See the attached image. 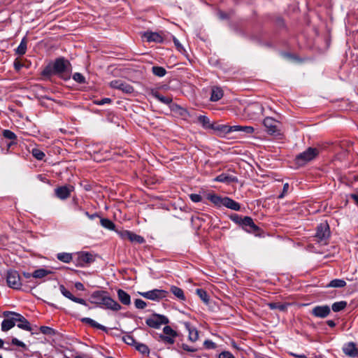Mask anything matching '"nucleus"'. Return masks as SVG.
Returning a JSON list of instances; mask_svg holds the SVG:
<instances>
[{
    "mask_svg": "<svg viewBox=\"0 0 358 358\" xmlns=\"http://www.w3.org/2000/svg\"><path fill=\"white\" fill-rule=\"evenodd\" d=\"M71 64L70 62L63 57L57 58L52 64L47 65L42 71L41 74L45 77L58 76L64 80L71 78Z\"/></svg>",
    "mask_w": 358,
    "mask_h": 358,
    "instance_id": "obj_1",
    "label": "nucleus"
},
{
    "mask_svg": "<svg viewBox=\"0 0 358 358\" xmlns=\"http://www.w3.org/2000/svg\"><path fill=\"white\" fill-rule=\"evenodd\" d=\"M319 155V150L315 148L309 147L305 151L299 153L295 157V163L300 166L315 159Z\"/></svg>",
    "mask_w": 358,
    "mask_h": 358,
    "instance_id": "obj_2",
    "label": "nucleus"
},
{
    "mask_svg": "<svg viewBox=\"0 0 358 358\" xmlns=\"http://www.w3.org/2000/svg\"><path fill=\"white\" fill-rule=\"evenodd\" d=\"M6 282L9 287L13 289H20L23 286L24 279L20 277L18 271L10 269L6 273Z\"/></svg>",
    "mask_w": 358,
    "mask_h": 358,
    "instance_id": "obj_3",
    "label": "nucleus"
},
{
    "mask_svg": "<svg viewBox=\"0 0 358 358\" xmlns=\"http://www.w3.org/2000/svg\"><path fill=\"white\" fill-rule=\"evenodd\" d=\"M264 107L258 102L249 103L244 109V113L247 117L252 120L259 119L264 113Z\"/></svg>",
    "mask_w": 358,
    "mask_h": 358,
    "instance_id": "obj_4",
    "label": "nucleus"
},
{
    "mask_svg": "<svg viewBox=\"0 0 358 358\" xmlns=\"http://www.w3.org/2000/svg\"><path fill=\"white\" fill-rule=\"evenodd\" d=\"M169 323V320L166 316L157 313L152 314L149 318L145 320V324L154 329H159L162 324H167Z\"/></svg>",
    "mask_w": 358,
    "mask_h": 358,
    "instance_id": "obj_5",
    "label": "nucleus"
},
{
    "mask_svg": "<svg viewBox=\"0 0 358 358\" xmlns=\"http://www.w3.org/2000/svg\"><path fill=\"white\" fill-rule=\"evenodd\" d=\"M4 317H9L10 315H14L16 317L15 319L16 322H18L17 327L28 331H31L32 328L29 322L21 314L13 312V311H4L3 313Z\"/></svg>",
    "mask_w": 358,
    "mask_h": 358,
    "instance_id": "obj_6",
    "label": "nucleus"
},
{
    "mask_svg": "<svg viewBox=\"0 0 358 358\" xmlns=\"http://www.w3.org/2000/svg\"><path fill=\"white\" fill-rule=\"evenodd\" d=\"M330 229L327 222L320 223L316 229L315 237L319 243H327V239L330 237Z\"/></svg>",
    "mask_w": 358,
    "mask_h": 358,
    "instance_id": "obj_7",
    "label": "nucleus"
},
{
    "mask_svg": "<svg viewBox=\"0 0 358 358\" xmlns=\"http://www.w3.org/2000/svg\"><path fill=\"white\" fill-rule=\"evenodd\" d=\"M139 294L145 299L159 301L167 296L168 292L164 289H154L148 292H139Z\"/></svg>",
    "mask_w": 358,
    "mask_h": 358,
    "instance_id": "obj_8",
    "label": "nucleus"
},
{
    "mask_svg": "<svg viewBox=\"0 0 358 358\" xmlns=\"http://www.w3.org/2000/svg\"><path fill=\"white\" fill-rule=\"evenodd\" d=\"M241 227L247 232L252 233L255 236L259 235L261 231L260 228L255 224L252 218L249 216L243 217Z\"/></svg>",
    "mask_w": 358,
    "mask_h": 358,
    "instance_id": "obj_9",
    "label": "nucleus"
},
{
    "mask_svg": "<svg viewBox=\"0 0 358 358\" xmlns=\"http://www.w3.org/2000/svg\"><path fill=\"white\" fill-rule=\"evenodd\" d=\"M95 261L93 255L89 252H80L78 253L76 265L80 267H85Z\"/></svg>",
    "mask_w": 358,
    "mask_h": 358,
    "instance_id": "obj_10",
    "label": "nucleus"
},
{
    "mask_svg": "<svg viewBox=\"0 0 358 358\" xmlns=\"http://www.w3.org/2000/svg\"><path fill=\"white\" fill-rule=\"evenodd\" d=\"M254 131L255 129L250 126H229L225 124V138H231V137H228L227 135H229L231 132L239 131L245 133L246 134H252L254 132Z\"/></svg>",
    "mask_w": 358,
    "mask_h": 358,
    "instance_id": "obj_11",
    "label": "nucleus"
},
{
    "mask_svg": "<svg viewBox=\"0 0 358 358\" xmlns=\"http://www.w3.org/2000/svg\"><path fill=\"white\" fill-rule=\"evenodd\" d=\"M110 87L113 89L119 90L127 94H131L134 92V87L129 83L122 80H114L110 82Z\"/></svg>",
    "mask_w": 358,
    "mask_h": 358,
    "instance_id": "obj_12",
    "label": "nucleus"
},
{
    "mask_svg": "<svg viewBox=\"0 0 358 358\" xmlns=\"http://www.w3.org/2000/svg\"><path fill=\"white\" fill-rule=\"evenodd\" d=\"M238 182V180L234 169H232L231 168H228L227 170H225V187L229 185L230 184H236ZM232 187V190H227L225 189V194H231L233 191H235V187L234 185Z\"/></svg>",
    "mask_w": 358,
    "mask_h": 358,
    "instance_id": "obj_13",
    "label": "nucleus"
},
{
    "mask_svg": "<svg viewBox=\"0 0 358 358\" xmlns=\"http://www.w3.org/2000/svg\"><path fill=\"white\" fill-rule=\"evenodd\" d=\"M206 200L209 201L215 207L220 208L224 206V198L218 196L213 191L206 190L204 193Z\"/></svg>",
    "mask_w": 358,
    "mask_h": 358,
    "instance_id": "obj_14",
    "label": "nucleus"
},
{
    "mask_svg": "<svg viewBox=\"0 0 358 358\" xmlns=\"http://www.w3.org/2000/svg\"><path fill=\"white\" fill-rule=\"evenodd\" d=\"M73 189V186L63 185L55 189V194L57 198L61 200L68 199Z\"/></svg>",
    "mask_w": 358,
    "mask_h": 358,
    "instance_id": "obj_15",
    "label": "nucleus"
},
{
    "mask_svg": "<svg viewBox=\"0 0 358 358\" xmlns=\"http://www.w3.org/2000/svg\"><path fill=\"white\" fill-rule=\"evenodd\" d=\"M330 313V307L327 305L316 306L311 310V314L313 316L319 318H324L327 317Z\"/></svg>",
    "mask_w": 358,
    "mask_h": 358,
    "instance_id": "obj_16",
    "label": "nucleus"
},
{
    "mask_svg": "<svg viewBox=\"0 0 358 358\" xmlns=\"http://www.w3.org/2000/svg\"><path fill=\"white\" fill-rule=\"evenodd\" d=\"M263 124L266 128V131L270 134H275L278 133V122L273 117H266Z\"/></svg>",
    "mask_w": 358,
    "mask_h": 358,
    "instance_id": "obj_17",
    "label": "nucleus"
},
{
    "mask_svg": "<svg viewBox=\"0 0 358 358\" xmlns=\"http://www.w3.org/2000/svg\"><path fill=\"white\" fill-rule=\"evenodd\" d=\"M343 351L345 355L350 357L355 358L358 357V349L354 342H349L345 344L343 347Z\"/></svg>",
    "mask_w": 358,
    "mask_h": 358,
    "instance_id": "obj_18",
    "label": "nucleus"
},
{
    "mask_svg": "<svg viewBox=\"0 0 358 358\" xmlns=\"http://www.w3.org/2000/svg\"><path fill=\"white\" fill-rule=\"evenodd\" d=\"M102 306L106 308L110 309L114 311H117L121 309V306L111 297L106 296L105 299H102Z\"/></svg>",
    "mask_w": 358,
    "mask_h": 358,
    "instance_id": "obj_19",
    "label": "nucleus"
},
{
    "mask_svg": "<svg viewBox=\"0 0 358 358\" xmlns=\"http://www.w3.org/2000/svg\"><path fill=\"white\" fill-rule=\"evenodd\" d=\"M23 277L25 280H24L23 286L26 289H33L37 286V282L34 280V273H30L27 272H23Z\"/></svg>",
    "mask_w": 358,
    "mask_h": 358,
    "instance_id": "obj_20",
    "label": "nucleus"
},
{
    "mask_svg": "<svg viewBox=\"0 0 358 358\" xmlns=\"http://www.w3.org/2000/svg\"><path fill=\"white\" fill-rule=\"evenodd\" d=\"M1 322V330L3 331H7L15 327L16 320H15L16 317L14 315H10L9 317H6Z\"/></svg>",
    "mask_w": 358,
    "mask_h": 358,
    "instance_id": "obj_21",
    "label": "nucleus"
},
{
    "mask_svg": "<svg viewBox=\"0 0 358 358\" xmlns=\"http://www.w3.org/2000/svg\"><path fill=\"white\" fill-rule=\"evenodd\" d=\"M143 37L146 39L148 42H163V37L157 32L146 31L144 33Z\"/></svg>",
    "mask_w": 358,
    "mask_h": 358,
    "instance_id": "obj_22",
    "label": "nucleus"
},
{
    "mask_svg": "<svg viewBox=\"0 0 358 358\" xmlns=\"http://www.w3.org/2000/svg\"><path fill=\"white\" fill-rule=\"evenodd\" d=\"M185 327L189 333V340L195 342L199 338V333L195 327H194L189 322H185Z\"/></svg>",
    "mask_w": 358,
    "mask_h": 358,
    "instance_id": "obj_23",
    "label": "nucleus"
},
{
    "mask_svg": "<svg viewBox=\"0 0 358 358\" xmlns=\"http://www.w3.org/2000/svg\"><path fill=\"white\" fill-rule=\"evenodd\" d=\"M117 294L119 301L123 305L129 306L131 304V296L127 292L122 289H119L117 291Z\"/></svg>",
    "mask_w": 358,
    "mask_h": 358,
    "instance_id": "obj_24",
    "label": "nucleus"
},
{
    "mask_svg": "<svg viewBox=\"0 0 358 358\" xmlns=\"http://www.w3.org/2000/svg\"><path fill=\"white\" fill-rule=\"evenodd\" d=\"M223 95V90L220 87L213 86L211 87V94L210 98L211 101H217L220 100Z\"/></svg>",
    "mask_w": 358,
    "mask_h": 358,
    "instance_id": "obj_25",
    "label": "nucleus"
},
{
    "mask_svg": "<svg viewBox=\"0 0 358 358\" xmlns=\"http://www.w3.org/2000/svg\"><path fill=\"white\" fill-rule=\"evenodd\" d=\"M80 320L82 322L88 324L89 325H90L91 327H92L94 328H96V329H101L105 332H108V329L105 326L96 322L95 320H94L90 317H83Z\"/></svg>",
    "mask_w": 358,
    "mask_h": 358,
    "instance_id": "obj_26",
    "label": "nucleus"
},
{
    "mask_svg": "<svg viewBox=\"0 0 358 358\" xmlns=\"http://www.w3.org/2000/svg\"><path fill=\"white\" fill-rule=\"evenodd\" d=\"M105 292L103 291H95L92 295L91 298L93 299V303L102 306V299H105L106 296L105 295Z\"/></svg>",
    "mask_w": 358,
    "mask_h": 358,
    "instance_id": "obj_27",
    "label": "nucleus"
},
{
    "mask_svg": "<svg viewBox=\"0 0 358 358\" xmlns=\"http://www.w3.org/2000/svg\"><path fill=\"white\" fill-rule=\"evenodd\" d=\"M225 208L238 211L241 210V204L234 199L225 196Z\"/></svg>",
    "mask_w": 358,
    "mask_h": 358,
    "instance_id": "obj_28",
    "label": "nucleus"
},
{
    "mask_svg": "<svg viewBox=\"0 0 358 358\" xmlns=\"http://www.w3.org/2000/svg\"><path fill=\"white\" fill-rule=\"evenodd\" d=\"M204 193H206V190L201 189L199 191V194H191L189 195V199L194 203L203 202L206 203Z\"/></svg>",
    "mask_w": 358,
    "mask_h": 358,
    "instance_id": "obj_29",
    "label": "nucleus"
},
{
    "mask_svg": "<svg viewBox=\"0 0 358 358\" xmlns=\"http://www.w3.org/2000/svg\"><path fill=\"white\" fill-rule=\"evenodd\" d=\"M170 291L179 300L185 301L186 298L184 294V292L181 288L178 287L177 286L173 285L171 287Z\"/></svg>",
    "mask_w": 358,
    "mask_h": 358,
    "instance_id": "obj_30",
    "label": "nucleus"
},
{
    "mask_svg": "<svg viewBox=\"0 0 358 358\" xmlns=\"http://www.w3.org/2000/svg\"><path fill=\"white\" fill-rule=\"evenodd\" d=\"M288 305L289 304L286 303H278V302H271V303H267L268 307L271 310L278 309L282 312H284L287 310Z\"/></svg>",
    "mask_w": 358,
    "mask_h": 358,
    "instance_id": "obj_31",
    "label": "nucleus"
},
{
    "mask_svg": "<svg viewBox=\"0 0 358 358\" xmlns=\"http://www.w3.org/2000/svg\"><path fill=\"white\" fill-rule=\"evenodd\" d=\"M99 218L100 224L103 227L108 230H115V224L110 220L101 217Z\"/></svg>",
    "mask_w": 358,
    "mask_h": 358,
    "instance_id": "obj_32",
    "label": "nucleus"
},
{
    "mask_svg": "<svg viewBox=\"0 0 358 358\" xmlns=\"http://www.w3.org/2000/svg\"><path fill=\"white\" fill-rule=\"evenodd\" d=\"M152 94L154 97H155L158 101L160 102L169 105L172 102V99L169 96H165L162 94H160L158 92H152Z\"/></svg>",
    "mask_w": 358,
    "mask_h": 358,
    "instance_id": "obj_33",
    "label": "nucleus"
},
{
    "mask_svg": "<svg viewBox=\"0 0 358 358\" xmlns=\"http://www.w3.org/2000/svg\"><path fill=\"white\" fill-rule=\"evenodd\" d=\"M127 240H129L131 243H137L139 244L143 243L145 242V239L143 236L136 234L132 231H129Z\"/></svg>",
    "mask_w": 358,
    "mask_h": 358,
    "instance_id": "obj_34",
    "label": "nucleus"
},
{
    "mask_svg": "<svg viewBox=\"0 0 358 358\" xmlns=\"http://www.w3.org/2000/svg\"><path fill=\"white\" fill-rule=\"evenodd\" d=\"M346 285V282L342 279H334L329 282L327 287L341 288Z\"/></svg>",
    "mask_w": 358,
    "mask_h": 358,
    "instance_id": "obj_35",
    "label": "nucleus"
},
{
    "mask_svg": "<svg viewBox=\"0 0 358 358\" xmlns=\"http://www.w3.org/2000/svg\"><path fill=\"white\" fill-rule=\"evenodd\" d=\"M57 258L64 263H69L71 262L73 257L71 253L59 252L57 255Z\"/></svg>",
    "mask_w": 358,
    "mask_h": 358,
    "instance_id": "obj_36",
    "label": "nucleus"
},
{
    "mask_svg": "<svg viewBox=\"0 0 358 358\" xmlns=\"http://www.w3.org/2000/svg\"><path fill=\"white\" fill-rule=\"evenodd\" d=\"M347 302L345 301H341L335 302L332 304V310L335 313L344 310L347 307Z\"/></svg>",
    "mask_w": 358,
    "mask_h": 358,
    "instance_id": "obj_37",
    "label": "nucleus"
},
{
    "mask_svg": "<svg viewBox=\"0 0 358 358\" xmlns=\"http://www.w3.org/2000/svg\"><path fill=\"white\" fill-rule=\"evenodd\" d=\"M198 122L202 125L204 129L213 128L209 118L206 115H199L198 117Z\"/></svg>",
    "mask_w": 358,
    "mask_h": 358,
    "instance_id": "obj_38",
    "label": "nucleus"
},
{
    "mask_svg": "<svg viewBox=\"0 0 358 358\" xmlns=\"http://www.w3.org/2000/svg\"><path fill=\"white\" fill-rule=\"evenodd\" d=\"M176 337H171V336H167L164 334H159L158 341L162 342L166 345H172L175 342Z\"/></svg>",
    "mask_w": 358,
    "mask_h": 358,
    "instance_id": "obj_39",
    "label": "nucleus"
},
{
    "mask_svg": "<svg viewBox=\"0 0 358 358\" xmlns=\"http://www.w3.org/2000/svg\"><path fill=\"white\" fill-rule=\"evenodd\" d=\"M27 50V38L24 37L20 45L17 46V48L15 50V52L19 55H23L26 53Z\"/></svg>",
    "mask_w": 358,
    "mask_h": 358,
    "instance_id": "obj_40",
    "label": "nucleus"
},
{
    "mask_svg": "<svg viewBox=\"0 0 358 358\" xmlns=\"http://www.w3.org/2000/svg\"><path fill=\"white\" fill-rule=\"evenodd\" d=\"M33 273L34 278H43L47 275L52 273V271L45 268H38L35 270Z\"/></svg>",
    "mask_w": 358,
    "mask_h": 358,
    "instance_id": "obj_41",
    "label": "nucleus"
},
{
    "mask_svg": "<svg viewBox=\"0 0 358 358\" xmlns=\"http://www.w3.org/2000/svg\"><path fill=\"white\" fill-rule=\"evenodd\" d=\"M152 73L158 77H164L166 74V69L162 66H153L152 67Z\"/></svg>",
    "mask_w": 358,
    "mask_h": 358,
    "instance_id": "obj_42",
    "label": "nucleus"
},
{
    "mask_svg": "<svg viewBox=\"0 0 358 358\" xmlns=\"http://www.w3.org/2000/svg\"><path fill=\"white\" fill-rule=\"evenodd\" d=\"M196 292L199 298L205 303H208L209 301V297L207 292L201 288H198L196 289Z\"/></svg>",
    "mask_w": 358,
    "mask_h": 358,
    "instance_id": "obj_43",
    "label": "nucleus"
},
{
    "mask_svg": "<svg viewBox=\"0 0 358 358\" xmlns=\"http://www.w3.org/2000/svg\"><path fill=\"white\" fill-rule=\"evenodd\" d=\"M134 347L138 352H140L143 355H148L150 353V350L145 344L137 342Z\"/></svg>",
    "mask_w": 358,
    "mask_h": 358,
    "instance_id": "obj_44",
    "label": "nucleus"
},
{
    "mask_svg": "<svg viewBox=\"0 0 358 358\" xmlns=\"http://www.w3.org/2000/svg\"><path fill=\"white\" fill-rule=\"evenodd\" d=\"M31 154L38 160H43L45 156V153L38 148H33Z\"/></svg>",
    "mask_w": 358,
    "mask_h": 358,
    "instance_id": "obj_45",
    "label": "nucleus"
},
{
    "mask_svg": "<svg viewBox=\"0 0 358 358\" xmlns=\"http://www.w3.org/2000/svg\"><path fill=\"white\" fill-rule=\"evenodd\" d=\"M2 134L5 138L9 139L10 141H17L16 134L13 131H10L9 129H4L3 131Z\"/></svg>",
    "mask_w": 358,
    "mask_h": 358,
    "instance_id": "obj_46",
    "label": "nucleus"
},
{
    "mask_svg": "<svg viewBox=\"0 0 358 358\" xmlns=\"http://www.w3.org/2000/svg\"><path fill=\"white\" fill-rule=\"evenodd\" d=\"M229 217L236 224H238L240 227L243 222V217L236 214V213H231L228 215Z\"/></svg>",
    "mask_w": 358,
    "mask_h": 358,
    "instance_id": "obj_47",
    "label": "nucleus"
},
{
    "mask_svg": "<svg viewBox=\"0 0 358 358\" xmlns=\"http://www.w3.org/2000/svg\"><path fill=\"white\" fill-rule=\"evenodd\" d=\"M59 290L62 293V294L65 296L66 298L70 299L72 301V299H73L75 296L71 293V292H69V290H67L66 289V287H64V285H59Z\"/></svg>",
    "mask_w": 358,
    "mask_h": 358,
    "instance_id": "obj_48",
    "label": "nucleus"
},
{
    "mask_svg": "<svg viewBox=\"0 0 358 358\" xmlns=\"http://www.w3.org/2000/svg\"><path fill=\"white\" fill-rule=\"evenodd\" d=\"M71 206L73 210L83 212V208L79 204L78 199L77 197H73L72 199Z\"/></svg>",
    "mask_w": 358,
    "mask_h": 358,
    "instance_id": "obj_49",
    "label": "nucleus"
},
{
    "mask_svg": "<svg viewBox=\"0 0 358 358\" xmlns=\"http://www.w3.org/2000/svg\"><path fill=\"white\" fill-rule=\"evenodd\" d=\"M122 340L124 342L129 345L135 346L136 341L134 338L130 334H126L123 336Z\"/></svg>",
    "mask_w": 358,
    "mask_h": 358,
    "instance_id": "obj_50",
    "label": "nucleus"
},
{
    "mask_svg": "<svg viewBox=\"0 0 358 358\" xmlns=\"http://www.w3.org/2000/svg\"><path fill=\"white\" fill-rule=\"evenodd\" d=\"M73 79L77 82L78 83H80V84H84L86 83V80H85V78L84 77V76L83 74H81L80 73H75L73 76H72Z\"/></svg>",
    "mask_w": 358,
    "mask_h": 358,
    "instance_id": "obj_51",
    "label": "nucleus"
},
{
    "mask_svg": "<svg viewBox=\"0 0 358 358\" xmlns=\"http://www.w3.org/2000/svg\"><path fill=\"white\" fill-rule=\"evenodd\" d=\"M164 335L171 336V337H176L177 333L170 326H165L163 329V334Z\"/></svg>",
    "mask_w": 358,
    "mask_h": 358,
    "instance_id": "obj_52",
    "label": "nucleus"
},
{
    "mask_svg": "<svg viewBox=\"0 0 358 358\" xmlns=\"http://www.w3.org/2000/svg\"><path fill=\"white\" fill-rule=\"evenodd\" d=\"M40 331L42 334L45 335H53L55 334V330L47 326H41L40 327Z\"/></svg>",
    "mask_w": 358,
    "mask_h": 358,
    "instance_id": "obj_53",
    "label": "nucleus"
},
{
    "mask_svg": "<svg viewBox=\"0 0 358 358\" xmlns=\"http://www.w3.org/2000/svg\"><path fill=\"white\" fill-rule=\"evenodd\" d=\"M135 307L138 309H143L147 306V303L145 301L141 299H136L134 301Z\"/></svg>",
    "mask_w": 358,
    "mask_h": 358,
    "instance_id": "obj_54",
    "label": "nucleus"
},
{
    "mask_svg": "<svg viewBox=\"0 0 358 358\" xmlns=\"http://www.w3.org/2000/svg\"><path fill=\"white\" fill-rule=\"evenodd\" d=\"M11 344H13L14 345H16V346H18V347H21V348H24V349L27 348V345H25V343H24L22 341L18 340L16 338H12Z\"/></svg>",
    "mask_w": 358,
    "mask_h": 358,
    "instance_id": "obj_55",
    "label": "nucleus"
},
{
    "mask_svg": "<svg viewBox=\"0 0 358 358\" xmlns=\"http://www.w3.org/2000/svg\"><path fill=\"white\" fill-rule=\"evenodd\" d=\"M129 231H128V230H117L116 232L117 234L120 236V237L123 239V240H127L128 236H129Z\"/></svg>",
    "mask_w": 358,
    "mask_h": 358,
    "instance_id": "obj_56",
    "label": "nucleus"
},
{
    "mask_svg": "<svg viewBox=\"0 0 358 358\" xmlns=\"http://www.w3.org/2000/svg\"><path fill=\"white\" fill-rule=\"evenodd\" d=\"M228 339H229V343H228V342L226 341H225V343L226 344H230V345L233 348V349H234V350L235 352V354L238 355V354L239 348H238L236 342L233 339H231L230 338H228Z\"/></svg>",
    "mask_w": 358,
    "mask_h": 358,
    "instance_id": "obj_57",
    "label": "nucleus"
},
{
    "mask_svg": "<svg viewBox=\"0 0 358 358\" xmlns=\"http://www.w3.org/2000/svg\"><path fill=\"white\" fill-rule=\"evenodd\" d=\"M203 345L206 349H214L216 347V345L214 342L206 340L203 343Z\"/></svg>",
    "mask_w": 358,
    "mask_h": 358,
    "instance_id": "obj_58",
    "label": "nucleus"
},
{
    "mask_svg": "<svg viewBox=\"0 0 358 358\" xmlns=\"http://www.w3.org/2000/svg\"><path fill=\"white\" fill-rule=\"evenodd\" d=\"M111 102H112V99H110V98H103V99H101V100L96 101L95 103L96 105H99V106H102V105H104L106 103H110Z\"/></svg>",
    "mask_w": 358,
    "mask_h": 358,
    "instance_id": "obj_59",
    "label": "nucleus"
},
{
    "mask_svg": "<svg viewBox=\"0 0 358 358\" xmlns=\"http://www.w3.org/2000/svg\"><path fill=\"white\" fill-rule=\"evenodd\" d=\"M90 220H93L96 217H100V215L97 213H94L93 214H90L88 211L84 210L83 212Z\"/></svg>",
    "mask_w": 358,
    "mask_h": 358,
    "instance_id": "obj_60",
    "label": "nucleus"
},
{
    "mask_svg": "<svg viewBox=\"0 0 358 358\" xmlns=\"http://www.w3.org/2000/svg\"><path fill=\"white\" fill-rule=\"evenodd\" d=\"M288 189H289V184L287 182H286L283 185L282 192L278 196V199H282L285 196V194L287 192Z\"/></svg>",
    "mask_w": 358,
    "mask_h": 358,
    "instance_id": "obj_61",
    "label": "nucleus"
},
{
    "mask_svg": "<svg viewBox=\"0 0 358 358\" xmlns=\"http://www.w3.org/2000/svg\"><path fill=\"white\" fill-rule=\"evenodd\" d=\"M72 301L75 302V303H80L81 305H83V306H87V302L85 299H81V298H78V297H74L73 299H72Z\"/></svg>",
    "mask_w": 358,
    "mask_h": 358,
    "instance_id": "obj_62",
    "label": "nucleus"
},
{
    "mask_svg": "<svg viewBox=\"0 0 358 358\" xmlns=\"http://www.w3.org/2000/svg\"><path fill=\"white\" fill-rule=\"evenodd\" d=\"M182 348L184 350L187 351V352H195L196 350V348H194L193 347H190L187 344H185V343H183L182 345Z\"/></svg>",
    "mask_w": 358,
    "mask_h": 358,
    "instance_id": "obj_63",
    "label": "nucleus"
},
{
    "mask_svg": "<svg viewBox=\"0 0 358 358\" xmlns=\"http://www.w3.org/2000/svg\"><path fill=\"white\" fill-rule=\"evenodd\" d=\"M236 354L234 352H231L229 351L225 350V358H236Z\"/></svg>",
    "mask_w": 358,
    "mask_h": 358,
    "instance_id": "obj_64",
    "label": "nucleus"
}]
</instances>
